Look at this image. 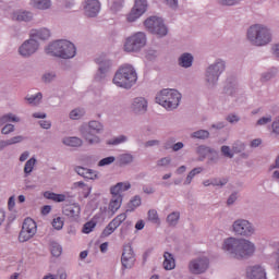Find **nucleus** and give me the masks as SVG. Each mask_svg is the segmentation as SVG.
I'll return each mask as SVG.
<instances>
[{
  "instance_id": "ea45409f",
  "label": "nucleus",
  "mask_w": 279,
  "mask_h": 279,
  "mask_svg": "<svg viewBox=\"0 0 279 279\" xmlns=\"http://www.w3.org/2000/svg\"><path fill=\"white\" fill-rule=\"evenodd\" d=\"M36 162H37V160L35 157H32L31 159H28L25 162V166H24L25 175H29L32 173V171H34V167H36Z\"/></svg>"
},
{
  "instance_id": "c85d7f7f",
  "label": "nucleus",
  "mask_w": 279,
  "mask_h": 279,
  "mask_svg": "<svg viewBox=\"0 0 279 279\" xmlns=\"http://www.w3.org/2000/svg\"><path fill=\"white\" fill-rule=\"evenodd\" d=\"M196 154L199 156V160H204L208 154H217V150L206 146V145H199L196 147Z\"/></svg>"
},
{
  "instance_id": "5701e85b",
  "label": "nucleus",
  "mask_w": 279,
  "mask_h": 279,
  "mask_svg": "<svg viewBox=\"0 0 279 279\" xmlns=\"http://www.w3.org/2000/svg\"><path fill=\"white\" fill-rule=\"evenodd\" d=\"M29 37L34 40H49L51 38V31L49 28L32 29Z\"/></svg>"
},
{
  "instance_id": "473e14b6",
  "label": "nucleus",
  "mask_w": 279,
  "mask_h": 279,
  "mask_svg": "<svg viewBox=\"0 0 279 279\" xmlns=\"http://www.w3.org/2000/svg\"><path fill=\"white\" fill-rule=\"evenodd\" d=\"M202 171H204V169L202 167H197L192 169L189 174L185 178V181L183 182L184 186H189V184H191L193 182V178H195V175H199V173H202Z\"/></svg>"
},
{
  "instance_id": "ddd939ff",
  "label": "nucleus",
  "mask_w": 279,
  "mask_h": 279,
  "mask_svg": "<svg viewBox=\"0 0 279 279\" xmlns=\"http://www.w3.org/2000/svg\"><path fill=\"white\" fill-rule=\"evenodd\" d=\"M209 265L210 262L208 260V257H197L189 263V271L194 274V276H199L201 274H206V271H208Z\"/></svg>"
},
{
  "instance_id": "bb28decb",
  "label": "nucleus",
  "mask_w": 279,
  "mask_h": 279,
  "mask_svg": "<svg viewBox=\"0 0 279 279\" xmlns=\"http://www.w3.org/2000/svg\"><path fill=\"white\" fill-rule=\"evenodd\" d=\"M123 203V196L116 195L112 196L110 203H109V210L111 211V215H114L119 208H121V204Z\"/></svg>"
},
{
  "instance_id": "f3484780",
  "label": "nucleus",
  "mask_w": 279,
  "mask_h": 279,
  "mask_svg": "<svg viewBox=\"0 0 279 279\" xmlns=\"http://www.w3.org/2000/svg\"><path fill=\"white\" fill-rule=\"evenodd\" d=\"M246 276L248 279H267V270L265 266L256 264L246 268Z\"/></svg>"
},
{
  "instance_id": "7c9ffc66",
  "label": "nucleus",
  "mask_w": 279,
  "mask_h": 279,
  "mask_svg": "<svg viewBox=\"0 0 279 279\" xmlns=\"http://www.w3.org/2000/svg\"><path fill=\"white\" fill-rule=\"evenodd\" d=\"M31 5L37 10H49L51 8V0H32Z\"/></svg>"
},
{
  "instance_id": "4be33fe9",
  "label": "nucleus",
  "mask_w": 279,
  "mask_h": 279,
  "mask_svg": "<svg viewBox=\"0 0 279 279\" xmlns=\"http://www.w3.org/2000/svg\"><path fill=\"white\" fill-rule=\"evenodd\" d=\"M194 60H195V57H193V53L183 52L178 58V64L179 66H181V69H191V66H193Z\"/></svg>"
},
{
  "instance_id": "0e129e2a",
  "label": "nucleus",
  "mask_w": 279,
  "mask_h": 279,
  "mask_svg": "<svg viewBox=\"0 0 279 279\" xmlns=\"http://www.w3.org/2000/svg\"><path fill=\"white\" fill-rule=\"evenodd\" d=\"M274 72H264L260 76V82H269L270 80H274Z\"/></svg>"
},
{
  "instance_id": "603ef678",
  "label": "nucleus",
  "mask_w": 279,
  "mask_h": 279,
  "mask_svg": "<svg viewBox=\"0 0 279 279\" xmlns=\"http://www.w3.org/2000/svg\"><path fill=\"white\" fill-rule=\"evenodd\" d=\"M270 130L271 134H275V136H279V116L272 121Z\"/></svg>"
},
{
  "instance_id": "72a5a7b5",
  "label": "nucleus",
  "mask_w": 279,
  "mask_h": 279,
  "mask_svg": "<svg viewBox=\"0 0 279 279\" xmlns=\"http://www.w3.org/2000/svg\"><path fill=\"white\" fill-rule=\"evenodd\" d=\"M86 114V110H84V108H75L72 111H70L69 118L72 121H80V119H82V117H84Z\"/></svg>"
},
{
  "instance_id": "13d9d810",
  "label": "nucleus",
  "mask_w": 279,
  "mask_h": 279,
  "mask_svg": "<svg viewBox=\"0 0 279 279\" xmlns=\"http://www.w3.org/2000/svg\"><path fill=\"white\" fill-rule=\"evenodd\" d=\"M226 121H228V123L234 124L239 123V121H241V118L238 114L230 113L227 116Z\"/></svg>"
},
{
  "instance_id": "680f3d73",
  "label": "nucleus",
  "mask_w": 279,
  "mask_h": 279,
  "mask_svg": "<svg viewBox=\"0 0 279 279\" xmlns=\"http://www.w3.org/2000/svg\"><path fill=\"white\" fill-rule=\"evenodd\" d=\"M121 186H123V182H120L111 187V195H113V197H117V195H121Z\"/></svg>"
},
{
  "instance_id": "6e6d98bb",
  "label": "nucleus",
  "mask_w": 279,
  "mask_h": 279,
  "mask_svg": "<svg viewBox=\"0 0 279 279\" xmlns=\"http://www.w3.org/2000/svg\"><path fill=\"white\" fill-rule=\"evenodd\" d=\"M171 165V157H162L157 160V167H169Z\"/></svg>"
},
{
  "instance_id": "c03bdc74",
  "label": "nucleus",
  "mask_w": 279,
  "mask_h": 279,
  "mask_svg": "<svg viewBox=\"0 0 279 279\" xmlns=\"http://www.w3.org/2000/svg\"><path fill=\"white\" fill-rule=\"evenodd\" d=\"M242 0H217L218 5H222V8H232L234 5H239Z\"/></svg>"
},
{
  "instance_id": "49530a36",
  "label": "nucleus",
  "mask_w": 279,
  "mask_h": 279,
  "mask_svg": "<svg viewBox=\"0 0 279 279\" xmlns=\"http://www.w3.org/2000/svg\"><path fill=\"white\" fill-rule=\"evenodd\" d=\"M242 151H245V144L243 142H235L232 145V153L234 154H241Z\"/></svg>"
},
{
  "instance_id": "c9c22d12",
  "label": "nucleus",
  "mask_w": 279,
  "mask_h": 279,
  "mask_svg": "<svg viewBox=\"0 0 279 279\" xmlns=\"http://www.w3.org/2000/svg\"><path fill=\"white\" fill-rule=\"evenodd\" d=\"M142 204V198L138 195H135L130 203L128 204L126 213H134L135 208H138Z\"/></svg>"
},
{
  "instance_id": "338daca9",
  "label": "nucleus",
  "mask_w": 279,
  "mask_h": 279,
  "mask_svg": "<svg viewBox=\"0 0 279 279\" xmlns=\"http://www.w3.org/2000/svg\"><path fill=\"white\" fill-rule=\"evenodd\" d=\"M274 257H275V270L279 274V246L274 252Z\"/></svg>"
},
{
  "instance_id": "864d4df0",
  "label": "nucleus",
  "mask_w": 279,
  "mask_h": 279,
  "mask_svg": "<svg viewBox=\"0 0 279 279\" xmlns=\"http://www.w3.org/2000/svg\"><path fill=\"white\" fill-rule=\"evenodd\" d=\"M52 227L54 230H62L64 228V220L60 217H57L52 220Z\"/></svg>"
},
{
  "instance_id": "5fc2aeb1",
  "label": "nucleus",
  "mask_w": 279,
  "mask_h": 279,
  "mask_svg": "<svg viewBox=\"0 0 279 279\" xmlns=\"http://www.w3.org/2000/svg\"><path fill=\"white\" fill-rule=\"evenodd\" d=\"M271 121H272L271 116H266V117H263V118L258 119L257 122H256V125H257V128L263 126V125H267V124L271 123Z\"/></svg>"
},
{
  "instance_id": "b1692460",
  "label": "nucleus",
  "mask_w": 279,
  "mask_h": 279,
  "mask_svg": "<svg viewBox=\"0 0 279 279\" xmlns=\"http://www.w3.org/2000/svg\"><path fill=\"white\" fill-rule=\"evenodd\" d=\"M25 141V136L16 135L9 140H0V151H3L5 147H10L12 145H19V143H23Z\"/></svg>"
},
{
  "instance_id": "79ce46f5",
  "label": "nucleus",
  "mask_w": 279,
  "mask_h": 279,
  "mask_svg": "<svg viewBox=\"0 0 279 279\" xmlns=\"http://www.w3.org/2000/svg\"><path fill=\"white\" fill-rule=\"evenodd\" d=\"M123 143H128V136L120 135V136H117V137H113V138L109 140L107 142V145L117 146V145H123Z\"/></svg>"
},
{
  "instance_id": "0eeeda50",
  "label": "nucleus",
  "mask_w": 279,
  "mask_h": 279,
  "mask_svg": "<svg viewBox=\"0 0 279 279\" xmlns=\"http://www.w3.org/2000/svg\"><path fill=\"white\" fill-rule=\"evenodd\" d=\"M225 71L226 61L223 59H216L214 63L209 64L205 70V84L207 88H215Z\"/></svg>"
},
{
  "instance_id": "774afa93",
  "label": "nucleus",
  "mask_w": 279,
  "mask_h": 279,
  "mask_svg": "<svg viewBox=\"0 0 279 279\" xmlns=\"http://www.w3.org/2000/svg\"><path fill=\"white\" fill-rule=\"evenodd\" d=\"M39 125L43 130H51V121L49 120H40Z\"/></svg>"
},
{
  "instance_id": "39448f33",
  "label": "nucleus",
  "mask_w": 279,
  "mask_h": 279,
  "mask_svg": "<svg viewBox=\"0 0 279 279\" xmlns=\"http://www.w3.org/2000/svg\"><path fill=\"white\" fill-rule=\"evenodd\" d=\"M81 136L89 145H100L101 137L98 134L104 133V124L97 120H92L80 128Z\"/></svg>"
},
{
  "instance_id": "f257e3e1",
  "label": "nucleus",
  "mask_w": 279,
  "mask_h": 279,
  "mask_svg": "<svg viewBox=\"0 0 279 279\" xmlns=\"http://www.w3.org/2000/svg\"><path fill=\"white\" fill-rule=\"evenodd\" d=\"M222 250L230 258L247 260L254 256L256 245L247 239L228 238L222 243Z\"/></svg>"
},
{
  "instance_id": "3c124183",
  "label": "nucleus",
  "mask_w": 279,
  "mask_h": 279,
  "mask_svg": "<svg viewBox=\"0 0 279 279\" xmlns=\"http://www.w3.org/2000/svg\"><path fill=\"white\" fill-rule=\"evenodd\" d=\"M228 184V179L214 178L211 179V186H226Z\"/></svg>"
},
{
  "instance_id": "423d86ee",
  "label": "nucleus",
  "mask_w": 279,
  "mask_h": 279,
  "mask_svg": "<svg viewBox=\"0 0 279 279\" xmlns=\"http://www.w3.org/2000/svg\"><path fill=\"white\" fill-rule=\"evenodd\" d=\"M155 100L166 110H175L182 101V94L177 89H162L157 94Z\"/></svg>"
},
{
  "instance_id": "e2e57ef3",
  "label": "nucleus",
  "mask_w": 279,
  "mask_h": 279,
  "mask_svg": "<svg viewBox=\"0 0 279 279\" xmlns=\"http://www.w3.org/2000/svg\"><path fill=\"white\" fill-rule=\"evenodd\" d=\"M239 199V192H233L227 199V206H232Z\"/></svg>"
},
{
  "instance_id": "a18cd8bd",
  "label": "nucleus",
  "mask_w": 279,
  "mask_h": 279,
  "mask_svg": "<svg viewBox=\"0 0 279 279\" xmlns=\"http://www.w3.org/2000/svg\"><path fill=\"white\" fill-rule=\"evenodd\" d=\"M56 72H46L41 76V81L44 82V84H51V82L56 81Z\"/></svg>"
},
{
  "instance_id": "2eb2a0df",
  "label": "nucleus",
  "mask_w": 279,
  "mask_h": 279,
  "mask_svg": "<svg viewBox=\"0 0 279 279\" xmlns=\"http://www.w3.org/2000/svg\"><path fill=\"white\" fill-rule=\"evenodd\" d=\"M38 40L29 36V39L25 40L19 48V53L22 58H32L36 51H38Z\"/></svg>"
},
{
  "instance_id": "9d476101",
  "label": "nucleus",
  "mask_w": 279,
  "mask_h": 279,
  "mask_svg": "<svg viewBox=\"0 0 279 279\" xmlns=\"http://www.w3.org/2000/svg\"><path fill=\"white\" fill-rule=\"evenodd\" d=\"M144 27L150 34H155V36H159V38L167 36L169 32L167 29V25H165V21L158 16H150L146 19L144 21Z\"/></svg>"
},
{
  "instance_id": "a211bd4d",
  "label": "nucleus",
  "mask_w": 279,
  "mask_h": 279,
  "mask_svg": "<svg viewBox=\"0 0 279 279\" xmlns=\"http://www.w3.org/2000/svg\"><path fill=\"white\" fill-rule=\"evenodd\" d=\"M101 10V3L99 0H85V14L89 19H95Z\"/></svg>"
},
{
  "instance_id": "de8ad7c7",
  "label": "nucleus",
  "mask_w": 279,
  "mask_h": 279,
  "mask_svg": "<svg viewBox=\"0 0 279 279\" xmlns=\"http://www.w3.org/2000/svg\"><path fill=\"white\" fill-rule=\"evenodd\" d=\"M114 160H117V158L114 156H109V157L102 158L100 161H98V167H108V166L112 165V162H114Z\"/></svg>"
},
{
  "instance_id": "f8f14e48",
  "label": "nucleus",
  "mask_w": 279,
  "mask_h": 279,
  "mask_svg": "<svg viewBox=\"0 0 279 279\" xmlns=\"http://www.w3.org/2000/svg\"><path fill=\"white\" fill-rule=\"evenodd\" d=\"M96 64H98V70L95 74V80L96 82H104V80H106L110 74V71H112V60L98 58L96 59Z\"/></svg>"
},
{
  "instance_id": "4c0bfd02",
  "label": "nucleus",
  "mask_w": 279,
  "mask_h": 279,
  "mask_svg": "<svg viewBox=\"0 0 279 279\" xmlns=\"http://www.w3.org/2000/svg\"><path fill=\"white\" fill-rule=\"evenodd\" d=\"M119 162L120 165H132L134 162V155L130 153H124L119 156Z\"/></svg>"
},
{
  "instance_id": "cd10ccee",
  "label": "nucleus",
  "mask_w": 279,
  "mask_h": 279,
  "mask_svg": "<svg viewBox=\"0 0 279 279\" xmlns=\"http://www.w3.org/2000/svg\"><path fill=\"white\" fill-rule=\"evenodd\" d=\"M62 143L66 145V147H82L84 145V141L77 136L64 137Z\"/></svg>"
},
{
  "instance_id": "4468645a",
  "label": "nucleus",
  "mask_w": 279,
  "mask_h": 279,
  "mask_svg": "<svg viewBox=\"0 0 279 279\" xmlns=\"http://www.w3.org/2000/svg\"><path fill=\"white\" fill-rule=\"evenodd\" d=\"M147 12V0H135L131 12L126 15L128 23H134Z\"/></svg>"
},
{
  "instance_id": "6ab92c4d",
  "label": "nucleus",
  "mask_w": 279,
  "mask_h": 279,
  "mask_svg": "<svg viewBox=\"0 0 279 279\" xmlns=\"http://www.w3.org/2000/svg\"><path fill=\"white\" fill-rule=\"evenodd\" d=\"M131 110L134 114H145L147 112V99L145 97H136L131 104Z\"/></svg>"
},
{
  "instance_id": "dca6fc26",
  "label": "nucleus",
  "mask_w": 279,
  "mask_h": 279,
  "mask_svg": "<svg viewBox=\"0 0 279 279\" xmlns=\"http://www.w3.org/2000/svg\"><path fill=\"white\" fill-rule=\"evenodd\" d=\"M136 263V256L134 255V248L132 245H125L121 256V264L123 269H132Z\"/></svg>"
},
{
  "instance_id": "a19ab883",
  "label": "nucleus",
  "mask_w": 279,
  "mask_h": 279,
  "mask_svg": "<svg viewBox=\"0 0 279 279\" xmlns=\"http://www.w3.org/2000/svg\"><path fill=\"white\" fill-rule=\"evenodd\" d=\"M125 219H128V215L125 213H122V214L118 215L116 218H113L110 221V223L117 230V228H119V226H121V223H123V221H125Z\"/></svg>"
},
{
  "instance_id": "c756f323",
  "label": "nucleus",
  "mask_w": 279,
  "mask_h": 279,
  "mask_svg": "<svg viewBox=\"0 0 279 279\" xmlns=\"http://www.w3.org/2000/svg\"><path fill=\"white\" fill-rule=\"evenodd\" d=\"M190 138H194L197 141H206L210 138V132H208V130H197L190 134Z\"/></svg>"
},
{
  "instance_id": "a878e982",
  "label": "nucleus",
  "mask_w": 279,
  "mask_h": 279,
  "mask_svg": "<svg viewBox=\"0 0 279 279\" xmlns=\"http://www.w3.org/2000/svg\"><path fill=\"white\" fill-rule=\"evenodd\" d=\"M163 258V269H166V271H171L172 269H175V258L173 257V254L165 252Z\"/></svg>"
},
{
  "instance_id": "7ed1b4c3",
  "label": "nucleus",
  "mask_w": 279,
  "mask_h": 279,
  "mask_svg": "<svg viewBox=\"0 0 279 279\" xmlns=\"http://www.w3.org/2000/svg\"><path fill=\"white\" fill-rule=\"evenodd\" d=\"M138 80V74L134 65L125 63L122 64L114 73L112 83L118 86V88H125L130 90Z\"/></svg>"
},
{
  "instance_id": "9b49d317",
  "label": "nucleus",
  "mask_w": 279,
  "mask_h": 279,
  "mask_svg": "<svg viewBox=\"0 0 279 279\" xmlns=\"http://www.w3.org/2000/svg\"><path fill=\"white\" fill-rule=\"evenodd\" d=\"M37 230L38 227L36 226V221L32 218H26L19 235L20 243H25L29 241V239H33L36 235Z\"/></svg>"
},
{
  "instance_id": "393cba45",
  "label": "nucleus",
  "mask_w": 279,
  "mask_h": 279,
  "mask_svg": "<svg viewBox=\"0 0 279 279\" xmlns=\"http://www.w3.org/2000/svg\"><path fill=\"white\" fill-rule=\"evenodd\" d=\"M223 93L230 97H236L239 95V83L236 81H227Z\"/></svg>"
},
{
  "instance_id": "09e8293b",
  "label": "nucleus",
  "mask_w": 279,
  "mask_h": 279,
  "mask_svg": "<svg viewBox=\"0 0 279 279\" xmlns=\"http://www.w3.org/2000/svg\"><path fill=\"white\" fill-rule=\"evenodd\" d=\"M97 226V223L95 222V221H88V222H86L84 226H83V230H82V232L84 233V234H90V232L93 231V230H95V227Z\"/></svg>"
},
{
  "instance_id": "4d7b16f0",
  "label": "nucleus",
  "mask_w": 279,
  "mask_h": 279,
  "mask_svg": "<svg viewBox=\"0 0 279 279\" xmlns=\"http://www.w3.org/2000/svg\"><path fill=\"white\" fill-rule=\"evenodd\" d=\"M12 132H14V124L8 123L1 129V134H4L5 136L12 134Z\"/></svg>"
},
{
  "instance_id": "6e6552de",
  "label": "nucleus",
  "mask_w": 279,
  "mask_h": 279,
  "mask_svg": "<svg viewBox=\"0 0 279 279\" xmlns=\"http://www.w3.org/2000/svg\"><path fill=\"white\" fill-rule=\"evenodd\" d=\"M147 45V35L143 32H137L125 39L124 51L128 53H136Z\"/></svg>"
},
{
  "instance_id": "f704fd0d",
  "label": "nucleus",
  "mask_w": 279,
  "mask_h": 279,
  "mask_svg": "<svg viewBox=\"0 0 279 279\" xmlns=\"http://www.w3.org/2000/svg\"><path fill=\"white\" fill-rule=\"evenodd\" d=\"M167 223L171 226L172 228H175L178 226V222L180 221V211H173L167 216L166 219Z\"/></svg>"
},
{
  "instance_id": "69168bd1",
  "label": "nucleus",
  "mask_w": 279,
  "mask_h": 279,
  "mask_svg": "<svg viewBox=\"0 0 279 279\" xmlns=\"http://www.w3.org/2000/svg\"><path fill=\"white\" fill-rule=\"evenodd\" d=\"M175 143V137H169L165 144H163V147L165 149H173V145Z\"/></svg>"
},
{
  "instance_id": "58836bf2",
  "label": "nucleus",
  "mask_w": 279,
  "mask_h": 279,
  "mask_svg": "<svg viewBox=\"0 0 279 279\" xmlns=\"http://www.w3.org/2000/svg\"><path fill=\"white\" fill-rule=\"evenodd\" d=\"M25 99L26 101H28L31 106H38V104L43 101V93H37L36 95L26 96Z\"/></svg>"
},
{
  "instance_id": "052dcab7",
  "label": "nucleus",
  "mask_w": 279,
  "mask_h": 279,
  "mask_svg": "<svg viewBox=\"0 0 279 279\" xmlns=\"http://www.w3.org/2000/svg\"><path fill=\"white\" fill-rule=\"evenodd\" d=\"M123 8V0H114L111 4V10L113 12H119Z\"/></svg>"
},
{
  "instance_id": "8fccbe9b",
  "label": "nucleus",
  "mask_w": 279,
  "mask_h": 279,
  "mask_svg": "<svg viewBox=\"0 0 279 279\" xmlns=\"http://www.w3.org/2000/svg\"><path fill=\"white\" fill-rule=\"evenodd\" d=\"M220 151L225 158H234V153L232 151V148L230 146H221Z\"/></svg>"
},
{
  "instance_id": "e433bc0d",
  "label": "nucleus",
  "mask_w": 279,
  "mask_h": 279,
  "mask_svg": "<svg viewBox=\"0 0 279 279\" xmlns=\"http://www.w3.org/2000/svg\"><path fill=\"white\" fill-rule=\"evenodd\" d=\"M50 252L52 256L58 258L59 256L62 255V246L60 245V243L56 241H50Z\"/></svg>"
},
{
  "instance_id": "1a4fd4ad",
  "label": "nucleus",
  "mask_w": 279,
  "mask_h": 279,
  "mask_svg": "<svg viewBox=\"0 0 279 279\" xmlns=\"http://www.w3.org/2000/svg\"><path fill=\"white\" fill-rule=\"evenodd\" d=\"M232 232L235 236H254L256 234V227L247 219L238 218L232 223Z\"/></svg>"
},
{
  "instance_id": "2f4dec72",
  "label": "nucleus",
  "mask_w": 279,
  "mask_h": 279,
  "mask_svg": "<svg viewBox=\"0 0 279 279\" xmlns=\"http://www.w3.org/2000/svg\"><path fill=\"white\" fill-rule=\"evenodd\" d=\"M16 21H24V23H29L34 19V13L29 11H22L14 14Z\"/></svg>"
},
{
  "instance_id": "bf43d9fd",
  "label": "nucleus",
  "mask_w": 279,
  "mask_h": 279,
  "mask_svg": "<svg viewBox=\"0 0 279 279\" xmlns=\"http://www.w3.org/2000/svg\"><path fill=\"white\" fill-rule=\"evenodd\" d=\"M117 230L111 222L108 223V226L102 231V236H110Z\"/></svg>"
},
{
  "instance_id": "aec40b11",
  "label": "nucleus",
  "mask_w": 279,
  "mask_h": 279,
  "mask_svg": "<svg viewBox=\"0 0 279 279\" xmlns=\"http://www.w3.org/2000/svg\"><path fill=\"white\" fill-rule=\"evenodd\" d=\"M62 213L65 217L72 219V221H77V219H80L82 208L77 204L65 205L63 206Z\"/></svg>"
},
{
  "instance_id": "f03ea898",
  "label": "nucleus",
  "mask_w": 279,
  "mask_h": 279,
  "mask_svg": "<svg viewBox=\"0 0 279 279\" xmlns=\"http://www.w3.org/2000/svg\"><path fill=\"white\" fill-rule=\"evenodd\" d=\"M245 36L253 47H267L274 40L271 28L265 24H252L247 27Z\"/></svg>"
},
{
  "instance_id": "20e7f679",
  "label": "nucleus",
  "mask_w": 279,
  "mask_h": 279,
  "mask_svg": "<svg viewBox=\"0 0 279 279\" xmlns=\"http://www.w3.org/2000/svg\"><path fill=\"white\" fill-rule=\"evenodd\" d=\"M46 53L54 58H62V60H71V58H75L77 48L66 39H59L48 45Z\"/></svg>"
},
{
  "instance_id": "412c9836",
  "label": "nucleus",
  "mask_w": 279,
  "mask_h": 279,
  "mask_svg": "<svg viewBox=\"0 0 279 279\" xmlns=\"http://www.w3.org/2000/svg\"><path fill=\"white\" fill-rule=\"evenodd\" d=\"M74 171L77 173V175H81V178H85V180H99V172L93 169L76 166Z\"/></svg>"
},
{
  "instance_id": "37998d69",
  "label": "nucleus",
  "mask_w": 279,
  "mask_h": 279,
  "mask_svg": "<svg viewBox=\"0 0 279 279\" xmlns=\"http://www.w3.org/2000/svg\"><path fill=\"white\" fill-rule=\"evenodd\" d=\"M148 221L156 226H160V218L158 217V211L156 209L148 210Z\"/></svg>"
}]
</instances>
